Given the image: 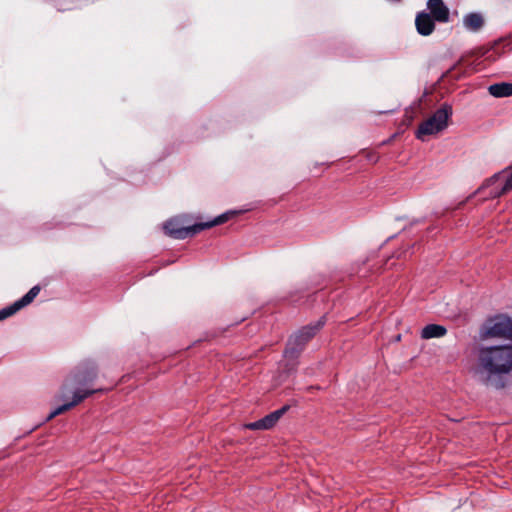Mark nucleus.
Returning a JSON list of instances; mask_svg holds the SVG:
<instances>
[{
  "label": "nucleus",
  "instance_id": "nucleus-1",
  "mask_svg": "<svg viewBox=\"0 0 512 512\" xmlns=\"http://www.w3.org/2000/svg\"><path fill=\"white\" fill-rule=\"evenodd\" d=\"M512 372V345L482 346L478 350L475 374L487 387L504 389Z\"/></svg>",
  "mask_w": 512,
  "mask_h": 512
},
{
  "label": "nucleus",
  "instance_id": "nucleus-2",
  "mask_svg": "<svg viewBox=\"0 0 512 512\" xmlns=\"http://www.w3.org/2000/svg\"><path fill=\"white\" fill-rule=\"evenodd\" d=\"M97 377V371L94 365L90 367H86L85 369H78L75 371L69 378L66 379L63 389H68L72 386H78L73 392V400L68 403H64L60 405L56 409H54L46 418V421L53 419L54 417L68 411L69 409L75 407L80 402H82L87 397L92 394L98 392L99 390L95 389H82L80 386H84L89 382H92Z\"/></svg>",
  "mask_w": 512,
  "mask_h": 512
},
{
  "label": "nucleus",
  "instance_id": "nucleus-3",
  "mask_svg": "<svg viewBox=\"0 0 512 512\" xmlns=\"http://www.w3.org/2000/svg\"><path fill=\"white\" fill-rule=\"evenodd\" d=\"M237 211H228L217 217L212 221L196 223L192 226H182L176 220H169L164 224L165 233L175 239H185L187 237L194 236L202 230L211 228L216 225H220L228 221L233 215H236Z\"/></svg>",
  "mask_w": 512,
  "mask_h": 512
},
{
  "label": "nucleus",
  "instance_id": "nucleus-4",
  "mask_svg": "<svg viewBox=\"0 0 512 512\" xmlns=\"http://www.w3.org/2000/svg\"><path fill=\"white\" fill-rule=\"evenodd\" d=\"M453 113L452 106L444 103L428 119L423 121L417 131L416 137L424 141L425 136L442 132L448 127V121Z\"/></svg>",
  "mask_w": 512,
  "mask_h": 512
},
{
  "label": "nucleus",
  "instance_id": "nucleus-5",
  "mask_svg": "<svg viewBox=\"0 0 512 512\" xmlns=\"http://www.w3.org/2000/svg\"><path fill=\"white\" fill-rule=\"evenodd\" d=\"M325 316L321 317L315 324L304 326L293 334L287 343L284 351L286 358H296L304 349L307 342L324 326Z\"/></svg>",
  "mask_w": 512,
  "mask_h": 512
},
{
  "label": "nucleus",
  "instance_id": "nucleus-6",
  "mask_svg": "<svg viewBox=\"0 0 512 512\" xmlns=\"http://www.w3.org/2000/svg\"><path fill=\"white\" fill-rule=\"evenodd\" d=\"M489 188V197L498 198L512 189V168H506L489 178L480 189Z\"/></svg>",
  "mask_w": 512,
  "mask_h": 512
},
{
  "label": "nucleus",
  "instance_id": "nucleus-7",
  "mask_svg": "<svg viewBox=\"0 0 512 512\" xmlns=\"http://www.w3.org/2000/svg\"><path fill=\"white\" fill-rule=\"evenodd\" d=\"M487 337H497L512 340V319L508 316H498L486 330Z\"/></svg>",
  "mask_w": 512,
  "mask_h": 512
},
{
  "label": "nucleus",
  "instance_id": "nucleus-8",
  "mask_svg": "<svg viewBox=\"0 0 512 512\" xmlns=\"http://www.w3.org/2000/svg\"><path fill=\"white\" fill-rule=\"evenodd\" d=\"M289 409L288 406H283L282 408L273 411L272 413L266 415L260 420L250 422L245 424V428L249 430H268L276 425L279 419L284 415V413Z\"/></svg>",
  "mask_w": 512,
  "mask_h": 512
},
{
  "label": "nucleus",
  "instance_id": "nucleus-9",
  "mask_svg": "<svg viewBox=\"0 0 512 512\" xmlns=\"http://www.w3.org/2000/svg\"><path fill=\"white\" fill-rule=\"evenodd\" d=\"M415 26L422 36H429L435 30V19L427 12L421 11L416 15Z\"/></svg>",
  "mask_w": 512,
  "mask_h": 512
},
{
  "label": "nucleus",
  "instance_id": "nucleus-10",
  "mask_svg": "<svg viewBox=\"0 0 512 512\" xmlns=\"http://www.w3.org/2000/svg\"><path fill=\"white\" fill-rule=\"evenodd\" d=\"M427 8L435 21L440 23H447L449 21V9L443 0H428Z\"/></svg>",
  "mask_w": 512,
  "mask_h": 512
},
{
  "label": "nucleus",
  "instance_id": "nucleus-11",
  "mask_svg": "<svg viewBox=\"0 0 512 512\" xmlns=\"http://www.w3.org/2000/svg\"><path fill=\"white\" fill-rule=\"evenodd\" d=\"M490 95L496 98L512 96V83L500 82L492 84L488 87Z\"/></svg>",
  "mask_w": 512,
  "mask_h": 512
},
{
  "label": "nucleus",
  "instance_id": "nucleus-12",
  "mask_svg": "<svg viewBox=\"0 0 512 512\" xmlns=\"http://www.w3.org/2000/svg\"><path fill=\"white\" fill-rule=\"evenodd\" d=\"M447 333L446 327L439 324H428L421 331L422 339L440 338Z\"/></svg>",
  "mask_w": 512,
  "mask_h": 512
},
{
  "label": "nucleus",
  "instance_id": "nucleus-13",
  "mask_svg": "<svg viewBox=\"0 0 512 512\" xmlns=\"http://www.w3.org/2000/svg\"><path fill=\"white\" fill-rule=\"evenodd\" d=\"M463 24L467 30L476 32L484 25V19L480 13H469L464 16Z\"/></svg>",
  "mask_w": 512,
  "mask_h": 512
},
{
  "label": "nucleus",
  "instance_id": "nucleus-14",
  "mask_svg": "<svg viewBox=\"0 0 512 512\" xmlns=\"http://www.w3.org/2000/svg\"><path fill=\"white\" fill-rule=\"evenodd\" d=\"M39 292H40V287L34 286L21 299L17 300L14 303L17 306V308L20 310L23 307L30 304L36 298V296L39 294Z\"/></svg>",
  "mask_w": 512,
  "mask_h": 512
},
{
  "label": "nucleus",
  "instance_id": "nucleus-15",
  "mask_svg": "<svg viewBox=\"0 0 512 512\" xmlns=\"http://www.w3.org/2000/svg\"><path fill=\"white\" fill-rule=\"evenodd\" d=\"M19 311L15 303L0 310V321Z\"/></svg>",
  "mask_w": 512,
  "mask_h": 512
}]
</instances>
